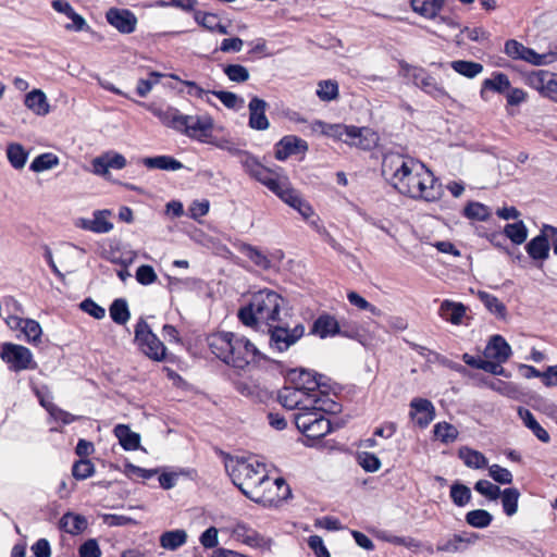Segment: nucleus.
Segmentation results:
<instances>
[{
    "instance_id": "nucleus-47",
    "label": "nucleus",
    "mask_w": 557,
    "mask_h": 557,
    "mask_svg": "<svg viewBox=\"0 0 557 557\" xmlns=\"http://www.w3.org/2000/svg\"><path fill=\"white\" fill-rule=\"evenodd\" d=\"M109 313L112 321L120 325L126 324L131 318L128 305L124 298L115 299L109 308Z\"/></svg>"
},
{
    "instance_id": "nucleus-56",
    "label": "nucleus",
    "mask_w": 557,
    "mask_h": 557,
    "mask_svg": "<svg viewBox=\"0 0 557 557\" xmlns=\"http://www.w3.org/2000/svg\"><path fill=\"white\" fill-rule=\"evenodd\" d=\"M222 70L228 81L233 83L242 84L250 78L248 69L242 64H226Z\"/></svg>"
},
{
    "instance_id": "nucleus-54",
    "label": "nucleus",
    "mask_w": 557,
    "mask_h": 557,
    "mask_svg": "<svg viewBox=\"0 0 557 557\" xmlns=\"http://www.w3.org/2000/svg\"><path fill=\"white\" fill-rule=\"evenodd\" d=\"M242 251L251 262H253L260 269L269 270L272 267L270 258L257 247L251 245H245Z\"/></svg>"
},
{
    "instance_id": "nucleus-58",
    "label": "nucleus",
    "mask_w": 557,
    "mask_h": 557,
    "mask_svg": "<svg viewBox=\"0 0 557 557\" xmlns=\"http://www.w3.org/2000/svg\"><path fill=\"white\" fill-rule=\"evenodd\" d=\"M21 332L30 344L36 345L41 342L42 330L40 324L34 319H25Z\"/></svg>"
},
{
    "instance_id": "nucleus-53",
    "label": "nucleus",
    "mask_w": 557,
    "mask_h": 557,
    "mask_svg": "<svg viewBox=\"0 0 557 557\" xmlns=\"http://www.w3.org/2000/svg\"><path fill=\"white\" fill-rule=\"evenodd\" d=\"M504 234L513 244L521 245L528 237V228L523 221L506 224L504 227Z\"/></svg>"
},
{
    "instance_id": "nucleus-64",
    "label": "nucleus",
    "mask_w": 557,
    "mask_h": 557,
    "mask_svg": "<svg viewBox=\"0 0 557 557\" xmlns=\"http://www.w3.org/2000/svg\"><path fill=\"white\" fill-rule=\"evenodd\" d=\"M79 557H101V549L96 539L85 541L78 547Z\"/></svg>"
},
{
    "instance_id": "nucleus-41",
    "label": "nucleus",
    "mask_w": 557,
    "mask_h": 557,
    "mask_svg": "<svg viewBox=\"0 0 557 557\" xmlns=\"http://www.w3.org/2000/svg\"><path fill=\"white\" fill-rule=\"evenodd\" d=\"M458 456L468 468L483 469L487 466L486 457L479 450L461 447L458 451Z\"/></svg>"
},
{
    "instance_id": "nucleus-36",
    "label": "nucleus",
    "mask_w": 557,
    "mask_h": 557,
    "mask_svg": "<svg viewBox=\"0 0 557 557\" xmlns=\"http://www.w3.org/2000/svg\"><path fill=\"white\" fill-rule=\"evenodd\" d=\"M140 162L148 169H158L163 171H178L184 168L183 163L172 156L146 157Z\"/></svg>"
},
{
    "instance_id": "nucleus-11",
    "label": "nucleus",
    "mask_w": 557,
    "mask_h": 557,
    "mask_svg": "<svg viewBox=\"0 0 557 557\" xmlns=\"http://www.w3.org/2000/svg\"><path fill=\"white\" fill-rule=\"evenodd\" d=\"M0 357L14 372L35 370L38 367L32 351L22 345L4 343L0 350Z\"/></svg>"
},
{
    "instance_id": "nucleus-10",
    "label": "nucleus",
    "mask_w": 557,
    "mask_h": 557,
    "mask_svg": "<svg viewBox=\"0 0 557 557\" xmlns=\"http://www.w3.org/2000/svg\"><path fill=\"white\" fill-rule=\"evenodd\" d=\"M135 341L140 350L154 361H162L165 358L166 347L152 333L149 324L140 319L135 326Z\"/></svg>"
},
{
    "instance_id": "nucleus-51",
    "label": "nucleus",
    "mask_w": 557,
    "mask_h": 557,
    "mask_svg": "<svg viewBox=\"0 0 557 557\" xmlns=\"http://www.w3.org/2000/svg\"><path fill=\"white\" fill-rule=\"evenodd\" d=\"M466 522L476 529L487 528L492 521L493 516L485 509H474L466 513Z\"/></svg>"
},
{
    "instance_id": "nucleus-62",
    "label": "nucleus",
    "mask_w": 557,
    "mask_h": 557,
    "mask_svg": "<svg viewBox=\"0 0 557 557\" xmlns=\"http://www.w3.org/2000/svg\"><path fill=\"white\" fill-rule=\"evenodd\" d=\"M357 459L359 466L367 472H375L381 468L380 459L372 453L361 451Z\"/></svg>"
},
{
    "instance_id": "nucleus-23",
    "label": "nucleus",
    "mask_w": 557,
    "mask_h": 557,
    "mask_svg": "<svg viewBox=\"0 0 557 557\" xmlns=\"http://www.w3.org/2000/svg\"><path fill=\"white\" fill-rule=\"evenodd\" d=\"M483 354L486 359L505 363L510 358L512 350L502 335H493L485 346Z\"/></svg>"
},
{
    "instance_id": "nucleus-28",
    "label": "nucleus",
    "mask_w": 557,
    "mask_h": 557,
    "mask_svg": "<svg viewBox=\"0 0 557 557\" xmlns=\"http://www.w3.org/2000/svg\"><path fill=\"white\" fill-rule=\"evenodd\" d=\"M466 312L467 307L463 304L448 299L443 300L438 309L440 317L455 325L461 324Z\"/></svg>"
},
{
    "instance_id": "nucleus-3",
    "label": "nucleus",
    "mask_w": 557,
    "mask_h": 557,
    "mask_svg": "<svg viewBox=\"0 0 557 557\" xmlns=\"http://www.w3.org/2000/svg\"><path fill=\"white\" fill-rule=\"evenodd\" d=\"M208 347L219 360L243 370L259 356L257 347L245 336L233 332H215L207 337Z\"/></svg>"
},
{
    "instance_id": "nucleus-33",
    "label": "nucleus",
    "mask_w": 557,
    "mask_h": 557,
    "mask_svg": "<svg viewBox=\"0 0 557 557\" xmlns=\"http://www.w3.org/2000/svg\"><path fill=\"white\" fill-rule=\"evenodd\" d=\"M25 107L38 116H45L50 112V104L46 94L40 89H34L25 95Z\"/></svg>"
},
{
    "instance_id": "nucleus-61",
    "label": "nucleus",
    "mask_w": 557,
    "mask_h": 557,
    "mask_svg": "<svg viewBox=\"0 0 557 557\" xmlns=\"http://www.w3.org/2000/svg\"><path fill=\"white\" fill-rule=\"evenodd\" d=\"M95 472L94 463L88 459H81L74 462L72 467V474L76 480H86Z\"/></svg>"
},
{
    "instance_id": "nucleus-9",
    "label": "nucleus",
    "mask_w": 557,
    "mask_h": 557,
    "mask_svg": "<svg viewBox=\"0 0 557 557\" xmlns=\"http://www.w3.org/2000/svg\"><path fill=\"white\" fill-rule=\"evenodd\" d=\"M325 377L306 369H294L287 374V382L300 392H307V395L313 398L330 397L326 392L327 385L323 381Z\"/></svg>"
},
{
    "instance_id": "nucleus-19",
    "label": "nucleus",
    "mask_w": 557,
    "mask_h": 557,
    "mask_svg": "<svg viewBox=\"0 0 557 557\" xmlns=\"http://www.w3.org/2000/svg\"><path fill=\"white\" fill-rule=\"evenodd\" d=\"M268 103L265 100L252 96L248 103L249 119L248 126L255 131H267L270 127L269 119L267 117Z\"/></svg>"
},
{
    "instance_id": "nucleus-30",
    "label": "nucleus",
    "mask_w": 557,
    "mask_h": 557,
    "mask_svg": "<svg viewBox=\"0 0 557 557\" xmlns=\"http://www.w3.org/2000/svg\"><path fill=\"white\" fill-rule=\"evenodd\" d=\"M478 534L472 533L469 536L462 534H454L446 540H442L436 545L437 552L457 553L466 548L467 545L472 544L478 539Z\"/></svg>"
},
{
    "instance_id": "nucleus-39",
    "label": "nucleus",
    "mask_w": 557,
    "mask_h": 557,
    "mask_svg": "<svg viewBox=\"0 0 557 557\" xmlns=\"http://www.w3.org/2000/svg\"><path fill=\"white\" fill-rule=\"evenodd\" d=\"M518 413L523 421V424L534 434L539 441L542 443H548L550 441L548 432L536 421L535 417L530 410L520 408Z\"/></svg>"
},
{
    "instance_id": "nucleus-27",
    "label": "nucleus",
    "mask_w": 557,
    "mask_h": 557,
    "mask_svg": "<svg viewBox=\"0 0 557 557\" xmlns=\"http://www.w3.org/2000/svg\"><path fill=\"white\" fill-rule=\"evenodd\" d=\"M150 111L163 125L180 132L184 114L178 109L173 107H152Z\"/></svg>"
},
{
    "instance_id": "nucleus-63",
    "label": "nucleus",
    "mask_w": 557,
    "mask_h": 557,
    "mask_svg": "<svg viewBox=\"0 0 557 557\" xmlns=\"http://www.w3.org/2000/svg\"><path fill=\"white\" fill-rule=\"evenodd\" d=\"M488 474L495 482L500 484H510L513 480L512 473L507 468L496 463L490 466Z\"/></svg>"
},
{
    "instance_id": "nucleus-46",
    "label": "nucleus",
    "mask_w": 557,
    "mask_h": 557,
    "mask_svg": "<svg viewBox=\"0 0 557 557\" xmlns=\"http://www.w3.org/2000/svg\"><path fill=\"white\" fill-rule=\"evenodd\" d=\"M449 64L455 72L467 78H474L483 71V65L474 61L456 60Z\"/></svg>"
},
{
    "instance_id": "nucleus-25",
    "label": "nucleus",
    "mask_w": 557,
    "mask_h": 557,
    "mask_svg": "<svg viewBox=\"0 0 557 557\" xmlns=\"http://www.w3.org/2000/svg\"><path fill=\"white\" fill-rule=\"evenodd\" d=\"M511 84L508 76L500 72H495L490 78H485L482 83L480 95L482 99L486 100V92L493 91L496 94L505 95L510 89Z\"/></svg>"
},
{
    "instance_id": "nucleus-32",
    "label": "nucleus",
    "mask_w": 557,
    "mask_h": 557,
    "mask_svg": "<svg viewBox=\"0 0 557 557\" xmlns=\"http://www.w3.org/2000/svg\"><path fill=\"white\" fill-rule=\"evenodd\" d=\"M338 410H322L318 408L302 409L294 416L297 429L304 434L312 424L319 421L325 413Z\"/></svg>"
},
{
    "instance_id": "nucleus-1",
    "label": "nucleus",
    "mask_w": 557,
    "mask_h": 557,
    "mask_svg": "<svg viewBox=\"0 0 557 557\" xmlns=\"http://www.w3.org/2000/svg\"><path fill=\"white\" fill-rule=\"evenodd\" d=\"M382 175L398 193L412 199L434 202L443 195L440 180L422 162L404 154H385Z\"/></svg>"
},
{
    "instance_id": "nucleus-55",
    "label": "nucleus",
    "mask_w": 557,
    "mask_h": 557,
    "mask_svg": "<svg viewBox=\"0 0 557 557\" xmlns=\"http://www.w3.org/2000/svg\"><path fill=\"white\" fill-rule=\"evenodd\" d=\"M212 95L215 96L227 109L238 111L244 108V98L235 92L227 90H213Z\"/></svg>"
},
{
    "instance_id": "nucleus-49",
    "label": "nucleus",
    "mask_w": 557,
    "mask_h": 557,
    "mask_svg": "<svg viewBox=\"0 0 557 557\" xmlns=\"http://www.w3.org/2000/svg\"><path fill=\"white\" fill-rule=\"evenodd\" d=\"M317 97L324 102H330L338 98L339 87L336 81L325 79L318 83L315 90Z\"/></svg>"
},
{
    "instance_id": "nucleus-8",
    "label": "nucleus",
    "mask_w": 557,
    "mask_h": 557,
    "mask_svg": "<svg viewBox=\"0 0 557 557\" xmlns=\"http://www.w3.org/2000/svg\"><path fill=\"white\" fill-rule=\"evenodd\" d=\"M239 162L247 174L264 185L272 193L277 189L283 178L286 177L282 169L272 170L264 166L257 157L248 151L240 152Z\"/></svg>"
},
{
    "instance_id": "nucleus-6",
    "label": "nucleus",
    "mask_w": 557,
    "mask_h": 557,
    "mask_svg": "<svg viewBox=\"0 0 557 557\" xmlns=\"http://www.w3.org/2000/svg\"><path fill=\"white\" fill-rule=\"evenodd\" d=\"M280 404L288 410L318 408L322 410H338L339 405L330 397L313 398L307 392H300L292 385L284 386L278 393Z\"/></svg>"
},
{
    "instance_id": "nucleus-21",
    "label": "nucleus",
    "mask_w": 557,
    "mask_h": 557,
    "mask_svg": "<svg viewBox=\"0 0 557 557\" xmlns=\"http://www.w3.org/2000/svg\"><path fill=\"white\" fill-rule=\"evenodd\" d=\"M51 7L58 13L66 15L72 20V23L65 24L64 28L69 32H84L89 30V25L86 20L78 14L71 3L66 0H52Z\"/></svg>"
},
{
    "instance_id": "nucleus-15",
    "label": "nucleus",
    "mask_w": 557,
    "mask_h": 557,
    "mask_svg": "<svg viewBox=\"0 0 557 557\" xmlns=\"http://www.w3.org/2000/svg\"><path fill=\"white\" fill-rule=\"evenodd\" d=\"M126 164V158L122 153L109 150L92 159L91 172L95 175L107 177L110 175V169L122 170Z\"/></svg>"
},
{
    "instance_id": "nucleus-59",
    "label": "nucleus",
    "mask_w": 557,
    "mask_h": 557,
    "mask_svg": "<svg viewBox=\"0 0 557 557\" xmlns=\"http://www.w3.org/2000/svg\"><path fill=\"white\" fill-rule=\"evenodd\" d=\"M474 490L486 497L488 500H496L499 498L502 490L498 485L493 484L488 480H479L474 484Z\"/></svg>"
},
{
    "instance_id": "nucleus-57",
    "label": "nucleus",
    "mask_w": 557,
    "mask_h": 557,
    "mask_svg": "<svg viewBox=\"0 0 557 557\" xmlns=\"http://www.w3.org/2000/svg\"><path fill=\"white\" fill-rule=\"evenodd\" d=\"M332 431L331 421L323 416L319 421L312 424L304 435L308 440H320Z\"/></svg>"
},
{
    "instance_id": "nucleus-2",
    "label": "nucleus",
    "mask_w": 557,
    "mask_h": 557,
    "mask_svg": "<svg viewBox=\"0 0 557 557\" xmlns=\"http://www.w3.org/2000/svg\"><path fill=\"white\" fill-rule=\"evenodd\" d=\"M225 470L234 485L255 503L264 500V490L271 485V479L267 473L265 466L253 457L238 458L228 457L225 460Z\"/></svg>"
},
{
    "instance_id": "nucleus-26",
    "label": "nucleus",
    "mask_w": 557,
    "mask_h": 557,
    "mask_svg": "<svg viewBox=\"0 0 557 557\" xmlns=\"http://www.w3.org/2000/svg\"><path fill=\"white\" fill-rule=\"evenodd\" d=\"M271 485L264 490V500H258V504L268 505L275 502L287 499L290 495V488L283 478L271 479Z\"/></svg>"
},
{
    "instance_id": "nucleus-12",
    "label": "nucleus",
    "mask_w": 557,
    "mask_h": 557,
    "mask_svg": "<svg viewBox=\"0 0 557 557\" xmlns=\"http://www.w3.org/2000/svg\"><path fill=\"white\" fill-rule=\"evenodd\" d=\"M283 202L295 209L304 219L308 220L313 215V209L304 200L300 194L292 187L289 178L286 176L273 191Z\"/></svg>"
},
{
    "instance_id": "nucleus-45",
    "label": "nucleus",
    "mask_w": 557,
    "mask_h": 557,
    "mask_svg": "<svg viewBox=\"0 0 557 557\" xmlns=\"http://www.w3.org/2000/svg\"><path fill=\"white\" fill-rule=\"evenodd\" d=\"M478 297L491 313L498 318L506 317V306L496 296L487 292L480 290L478 293Z\"/></svg>"
},
{
    "instance_id": "nucleus-43",
    "label": "nucleus",
    "mask_w": 557,
    "mask_h": 557,
    "mask_svg": "<svg viewBox=\"0 0 557 557\" xmlns=\"http://www.w3.org/2000/svg\"><path fill=\"white\" fill-rule=\"evenodd\" d=\"M491 214V208L479 201H470L463 208V215L472 221H486Z\"/></svg>"
},
{
    "instance_id": "nucleus-34",
    "label": "nucleus",
    "mask_w": 557,
    "mask_h": 557,
    "mask_svg": "<svg viewBox=\"0 0 557 557\" xmlns=\"http://www.w3.org/2000/svg\"><path fill=\"white\" fill-rule=\"evenodd\" d=\"M113 434L124 450H137L140 447V435L133 432L126 424H116Z\"/></svg>"
},
{
    "instance_id": "nucleus-60",
    "label": "nucleus",
    "mask_w": 557,
    "mask_h": 557,
    "mask_svg": "<svg viewBox=\"0 0 557 557\" xmlns=\"http://www.w3.org/2000/svg\"><path fill=\"white\" fill-rule=\"evenodd\" d=\"M30 387H32L33 393L36 395L39 404L49 413L51 410L50 407L55 406L52 401L53 397H52V394H51L49 387L47 385H41V386L35 385L32 381H30Z\"/></svg>"
},
{
    "instance_id": "nucleus-31",
    "label": "nucleus",
    "mask_w": 557,
    "mask_h": 557,
    "mask_svg": "<svg viewBox=\"0 0 557 557\" xmlns=\"http://www.w3.org/2000/svg\"><path fill=\"white\" fill-rule=\"evenodd\" d=\"M339 333V324L337 320L329 314L320 315L312 324L310 334L320 338L335 336Z\"/></svg>"
},
{
    "instance_id": "nucleus-40",
    "label": "nucleus",
    "mask_w": 557,
    "mask_h": 557,
    "mask_svg": "<svg viewBox=\"0 0 557 557\" xmlns=\"http://www.w3.org/2000/svg\"><path fill=\"white\" fill-rule=\"evenodd\" d=\"M7 159L15 170H22L28 159L29 152L18 143H10L7 146Z\"/></svg>"
},
{
    "instance_id": "nucleus-14",
    "label": "nucleus",
    "mask_w": 557,
    "mask_h": 557,
    "mask_svg": "<svg viewBox=\"0 0 557 557\" xmlns=\"http://www.w3.org/2000/svg\"><path fill=\"white\" fill-rule=\"evenodd\" d=\"M528 85L543 96L557 102V74L548 71H534L527 77Z\"/></svg>"
},
{
    "instance_id": "nucleus-4",
    "label": "nucleus",
    "mask_w": 557,
    "mask_h": 557,
    "mask_svg": "<svg viewBox=\"0 0 557 557\" xmlns=\"http://www.w3.org/2000/svg\"><path fill=\"white\" fill-rule=\"evenodd\" d=\"M285 299L275 290L263 288L253 293L249 302L238 310V320L248 327L261 330L282 319Z\"/></svg>"
},
{
    "instance_id": "nucleus-29",
    "label": "nucleus",
    "mask_w": 557,
    "mask_h": 557,
    "mask_svg": "<svg viewBox=\"0 0 557 557\" xmlns=\"http://www.w3.org/2000/svg\"><path fill=\"white\" fill-rule=\"evenodd\" d=\"M233 385L240 395L252 399L261 398L262 394L264 397L268 395L267 388L263 391L259 382L251 376L234 379Z\"/></svg>"
},
{
    "instance_id": "nucleus-16",
    "label": "nucleus",
    "mask_w": 557,
    "mask_h": 557,
    "mask_svg": "<svg viewBox=\"0 0 557 557\" xmlns=\"http://www.w3.org/2000/svg\"><path fill=\"white\" fill-rule=\"evenodd\" d=\"M308 143L295 135H287L281 138L274 146V157L278 161H285L293 154L306 153Z\"/></svg>"
},
{
    "instance_id": "nucleus-13",
    "label": "nucleus",
    "mask_w": 557,
    "mask_h": 557,
    "mask_svg": "<svg viewBox=\"0 0 557 557\" xmlns=\"http://www.w3.org/2000/svg\"><path fill=\"white\" fill-rule=\"evenodd\" d=\"M213 120L210 115H186L184 114L180 133L189 138L205 141L211 135Z\"/></svg>"
},
{
    "instance_id": "nucleus-44",
    "label": "nucleus",
    "mask_w": 557,
    "mask_h": 557,
    "mask_svg": "<svg viewBox=\"0 0 557 557\" xmlns=\"http://www.w3.org/2000/svg\"><path fill=\"white\" fill-rule=\"evenodd\" d=\"M187 541V534L184 530H173L164 532L160 536V545L169 550H175Z\"/></svg>"
},
{
    "instance_id": "nucleus-52",
    "label": "nucleus",
    "mask_w": 557,
    "mask_h": 557,
    "mask_svg": "<svg viewBox=\"0 0 557 557\" xmlns=\"http://www.w3.org/2000/svg\"><path fill=\"white\" fill-rule=\"evenodd\" d=\"M59 164V158L52 152H46L37 156L30 163L29 170L40 173L55 168Z\"/></svg>"
},
{
    "instance_id": "nucleus-17",
    "label": "nucleus",
    "mask_w": 557,
    "mask_h": 557,
    "mask_svg": "<svg viewBox=\"0 0 557 557\" xmlns=\"http://www.w3.org/2000/svg\"><path fill=\"white\" fill-rule=\"evenodd\" d=\"M110 215V210H96L92 219L79 218L75 226L96 234H106L113 228V223L109 220Z\"/></svg>"
},
{
    "instance_id": "nucleus-18",
    "label": "nucleus",
    "mask_w": 557,
    "mask_h": 557,
    "mask_svg": "<svg viewBox=\"0 0 557 557\" xmlns=\"http://www.w3.org/2000/svg\"><path fill=\"white\" fill-rule=\"evenodd\" d=\"M106 18L122 34H132L136 29L137 17L127 9L111 8L107 11Z\"/></svg>"
},
{
    "instance_id": "nucleus-24",
    "label": "nucleus",
    "mask_w": 557,
    "mask_h": 557,
    "mask_svg": "<svg viewBox=\"0 0 557 557\" xmlns=\"http://www.w3.org/2000/svg\"><path fill=\"white\" fill-rule=\"evenodd\" d=\"M504 52L512 60H521L539 66L540 53L516 39H508L505 42Z\"/></svg>"
},
{
    "instance_id": "nucleus-42",
    "label": "nucleus",
    "mask_w": 557,
    "mask_h": 557,
    "mask_svg": "<svg viewBox=\"0 0 557 557\" xmlns=\"http://www.w3.org/2000/svg\"><path fill=\"white\" fill-rule=\"evenodd\" d=\"M503 511L506 516L512 517L518 511L520 492L516 487H507L502 491L500 496Z\"/></svg>"
},
{
    "instance_id": "nucleus-35",
    "label": "nucleus",
    "mask_w": 557,
    "mask_h": 557,
    "mask_svg": "<svg viewBox=\"0 0 557 557\" xmlns=\"http://www.w3.org/2000/svg\"><path fill=\"white\" fill-rule=\"evenodd\" d=\"M444 4L445 0H410L412 11L430 20L438 16Z\"/></svg>"
},
{
    "instance_id": "nucleus-20",
    "label": "nucleus",
    "mask_w": 557,
    "mask_h": 557,
    "mask_svg": "<svg viewBox=\"0 0 557 557\" xmlns=\"http://www.w3.org/2000/svg\"><path fill=\"white\" fill-rule=\"evenodd\" d=\"M342 141L348 145L357 146L361 149H370L376 140V135L366 127H357L346 125Z\"/></svg>"
},
{
    "instance_id": "nucleus-50",
    "label": "nucleus",
    "mask_w": 557,
    "mask_h": 557,
    "mask_svg": "<svg viewBox=\"0 0 557 557\" xmlns=\"http://www.w3.org/2000/svg\"><path fill=\"white\" fill-rule=\"evenodd\" d=\"M434 436L443 444L455 442L459 435L457 428L448 422H437L433 426Z\"/></svg>"
},
{
    "instance_id": "nucleus-5",
    "label": "nucleus",
    "mask_w": 557,
    "mask_h": 557,
    "mask_svg": "<svg viewBox=\"0 0 557 557\" xmlns=\"http://www.w3.org/2000/svg\"><path fill=\"white\" fill-rule=\"evenodd\" d=\"M267 327L269 336V349L272 352L283 354L290 347L296 345L306 334V327L302 323H296L290 326L284 322L283 319L280 322H274Z\"/></svg>"
},
{
    "instance_id": "nucleus-22",
    "label": "nucleus",
    "mask_w": 557,
    "mask_h": 557,
    "mask_svg": "<svg viewBox=\"0 0 557 557\" xmlns=\"http://www.w3.org/2000/svg\"><path fill=\"white\" fill-rule=\"evenodd\" d=\"M410 408V417L420 428H426L435 418V407L426 398H413Z\"/></svg>"
},
{
    "instance_id": "nucleus-7",
    "label": "nucleus",
    "mask_w": 557,
    "mask_h": 557,
    "mask_svg": "<svg viewBox=\"0 0 557 557\" xmlns=\"http://www.w3.org/2000/svg\"><path fill=\"white\" fill-rule=\"evenodd\" d=\"M400 71L403 75L409 78L416 87L420 88L424 94L432 97L434 100L441 103H446L447 101L451 100L444 86L437 82V79L432 76L425 69L401 62Z\"/></svg>"
},
{
    "instance_id": "nucleus-38",
    "label": "nucleus",
    "mask_w": 557,
    "mask_h": 557,
    "mask_svg": "<svg viewBox=\"0 0 557 557\" xmlns=\"http://www.w3.org/2000/svg\"><path fill=\"white\" fill-rule=\"evenodd\" d=\"M87 525L88 522L84 516L73 512H66L60 519V529L72 535L84 532Z\"/></svg>"
},
{
    "instance_id": "nucleus-37",
    "label": "nucleus",
    "mask_w": 557,
    "mask_h": 557,
    "mask_svg": "<svg viewBox=\"0 0 557 557\" xmlns=\"http://www.w3.org/2000/svg\"><path fill=\"white\" fill-rule=\"evenodd\" d=\"M550 245L544 234H539L525 246L527 253L533 260L544 261L549 257Z\"/></svg>"
},
{
    "instance_id": "nucleus-48",
    "label": "nucleus",
    "mask_w": 557,
    "mask_h": 557,
    "mask_svg": "<svg viewBox=\"0 0 557 557\" xmlns=\"http://www.w3.org/2000/svg\"><path fill=\"white\" fill-rule=\"evenodd\" d=\"M449 496L457 507L467 506L472 498L471 490L458 481L450 485Z\"/></svg>"
}]
</instances>
